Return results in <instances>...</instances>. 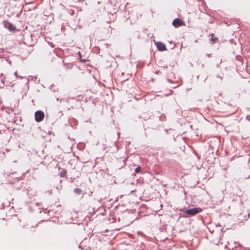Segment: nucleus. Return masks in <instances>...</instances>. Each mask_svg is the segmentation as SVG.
Instances as JSON below:
<instances>
[{
    "label": "nucleus",
    "instance_id": "nucleus-1",
    "mask_svg": "<svg viewBox=\"0 0 250 250\" xmlns=\"http://www.w3.org/2000/svg\"><path fill=\"white\" fill-rule=\"evenodd\" d=\"M204 199L206 200V204L210 207H213L217 204V201L214 199V197L211 196L208 191L206 194L204 193Z\"/></svg>",
    "mask_w": 250,
    "mask_h": 250
},
{
    "label": "nucleus",
    "instance_id": "nucleus-2",
    "mask_svg": "<svg viewBox=\"0 0 250 250\" xmlns=\"http://www.w3.org/2000/svg\"><path fill=\"white\" fill-rule=\"evenodd\" d=\"M247 95V91L245 89H236L234 94L233 97L235 99H239L240 98H245Z\"/></svg>",
    "mask_w": 250,
    "mask_h": 250
},
{
    "label": "nucleus",
    "instance_id": "nucleus-3",
    "mask_svg": "<svg viewBox=\"0 0 250 250\" xmlns=\"http://www.w3.org/2000/svg\"><path fill=\"white\" fill-rule=\"evenodd\" d=\"M3 23L4 27L8 29L10 31L15 32L17 30L16 27L12 23L5 21Z\"/></svg>",
    "mask_w": 250,
    "mask_h": 250
},
{
    "label": "nucleus",
    "instance_id": "nucleus-4",
    "mask_svg": "<svg viewBox=\"0 0 250 250\" xmlns=\"http://www.w3.org/2000/svg\"><path fill=\"white\" fill-rule=\"evenodd\" d=\"M202 211V209L200 208H189L188 209H187L185 211V212L186 214L189 215H194L196 214L201 212Z\"/></svg>",
    "mask_w": 250,
    "mask_h": 250
},
{
    "label": "nucleus",
    "instance_id": "nucleus-5",
    "mask_svg": "<svg viewBox=\"0 0 250 250\" xmlns=\"http://www.w3.org/2000/svg\"><path fill=\"white\" fill-rule=\"evenodd\" d=\"M35 120L37 122H39L43 120L44 115L43 112L41 110H38L35 114Z\"/></svg>",
    "mask_w": 250,
    "mask_h": 250
},
{
    "label": "nucleus",
    "instance_id": "nucleus-6",
    "mask_svg": "<svg viewBox=\"0 0 250 250\" xmlns=\"http://www.w3.org/2000/svg\"><path fill=\"white\" fill-rule=\"evenodd\" d=\"M172 25L175 27H178L179 26L184 25L185 23L182 20H181L178 18H176L173 21Z\"/></svg>",
    "mask_w": 250,
    "mask_h": 250
},
{
    "label": "nucleus",
    "instance_id": "nucleus-7",
    "mask_svg": "<svg viewBox=\"0 0 250 250\" xmlns=\"http://www.w3.org/2000/svg\"><path fill=\"white\" fill-rule=\"evenodd\" d=\"M157 48L159 51H163L167 50L166 45L161 42H158L156 43Z\"/></svg>",
    "mask_w": 250,
    "mask_h": 250
},
{
    "label": "nucleus",
    "instance_id": "nucleus-8",
    "mask_svg": "<svg viewBox=\"0 0 250 250\" xmlns=\"http://www.w3.org/2000/svg\"><path fill=\"white\" fill-rule=\"evenodd\" d=\"M211 38L209 39L210 43L213 44L218 41V38L215 37L214 34L212 33L211 35Z\"/></svg>",
    "mask_w": 250,
    "mask_h": 250
},
{
    "label": "nucleus",
    "instance_id": "nucleus-9",
    "mask_svg": "<svg viewBox=\"0 0 250 250\" xmlns=\"http://www.w3.org/2000/svg\"><path fill=\"white\" fill-rule=\"evenodd\" d=\"M74 192L77 194H80L82 193V190L78 188L74 189Z\"/></svg>",
    "mask_w": 250,
    "mask_h": 250
},
{
    "label": "nucleus",
    "instance_id": "nucleus-10",
    "mask_svg": "<svg viewBox=\"0 0 250 250\" xmlns=\"http://www.w3.org/2000/svg\"><path fill=\"white\" fill-rule=\"evenodd\" d=\"M141 167H137V168H136L135 171L136 172V173H139L140 171H141Z\"/></svg>",
    "mask_w": 250,
    "mask_h": 250
},
{
    "label": "nucleus",
    "instance_id": "nucleus-11",
    "mask_svg": "<svg viewBox=\"0 0 250 250\" xmlns=\"http://www.w3.org/2000/svg\"><path fill=\"white\" fill-rule=\"evenodd\" d=\"M206 229H208V231H209L211 234H213L214 233V230H212V231H211L209 229V228L208 227H206V229H204V231H207Z\"/></svg>",
    "mask_w": 250,
    "mask_h": 250
},
{
    "label": "nucleus",
    "instance_id": "nucleus-12",
    "mask_svg": "<svg viewBox=\"0 0 250 250\" xmlns=\"http://www.w3.org/2000/svg\"><path fill=\"white\" fill-rule=\"evenodd\" d=\"M78 55L79 59V60H80L82 59V55H81V54L80 52H79L78 53Z\"/></svg>",
    "mask_w": 250,
    "mask_h": 250
},
{
    "label": "nucleus",
    "instance_id": "nucleus-13",
    "mask_svg": "<svg viewBox=\"0 0 250 250\" xmlns=\"http://www.w3.org/2000/svg\"><path fill=\"white\" fill-rule=\"evenodd\" d=\"M48 42L50 45V46L51 47H54V45H53V44L52 42Z\"/></svg>",
    "mask_w": 250,
    "mask_h": 250
},
{
    "label": "nucleus",
    "instance_id": "nucleus-14",
    "mask_svg": "<svg viewBox=\"0 0 250 250\" xmlns=\"http://www.w3.org/2000/svg\"><path fill=\"white\" fill-rule=\"evenodd\" d=\"M80 61L81 62H85L86 61V60H84V59H81L80 60Z\"/></svg>",
    "mask_w": 250,
    "mask_h": 250
},
{
    "label": "nucleus",
    "instance_id": "nucleus-15",
    "mask_svg": "<svg viewBox=\"0 0 250 250\" xmlns=\"http://www.w3.org/2000/svg\"><path fill=\"white\" fill-rule=\"evenodd\" d=\"M104 45L106 46V48H108V46H109V44H107V43H105V44H104Z\"/></svg>",
    "mask_w": 250,
    "mask_h": 250
},
{
    "label": "nucleus",
    "instance_id": "nucleus-16",
    "mask_svg": "<svg viewBox=\"0 0 250 250\" xmlns=\"http://www.w3.org/2000/svg\"><path fill=\"white\" fill-rule=\"evenodd\" d=\"M206 55H207V56L209 57L211 56V54H207Z\"/></svg>",
    "mask_w": 250,
    "mask_h": 250
},
{
    "label": "nucleus",
    "instance_id": "nucleus-17",
    "mask_svg": "<svg viewBox=\"0 0 250 250\" xmlns=\"http://www.w3.org/2000/svg\"><path fill=\"white\" fill-rule=\"evenodd\" d=\"M14 74H15V75L17 77H18V76H17V71H16V72L14 73Z\"/></svg>",
    "mask_w": 250,
    "mask_h": 250
},
{
    "label": "nucleus",
    "instance_id": "nucleus-18",
    "mask_svg": "<svg viewBox=\"0 0 250 250\" xmlns=\"http://www.w3.org/2000/svg\"><path fill=\"white\" fill-rule=\"evenodd\" d=\"M167 81H168V82H170V83H171V80H169V79H167Z\"/></svg>",
    "mask_w": 250,
    "mask_h": 250
},
{
    "label": "nucleus",
    "instance_id": "nucleus-19",
    "mask_svg": "<svg viewBox=\"0 0 250 250\" xmlns=\"http://www.w3.org/2000/svg\"><path fill=\"white\" fill-rule=\"evenodd\" d=\"M19 77H20L21 79H22V78H24V77L19 76Z\"/></svg>",
    "mask_w": 250,
    "mask_h": 250
},
{
    "label": "nucleus",
    "instance_id": "nucleus-20",
    "mask_svg": "<svg viewBox=\"0 0 250 250\" xmlns=\"http://www.w3.org/2000/svg\"><path fill=\"white\" fill-rule=\"evenodd\" d=\"M69 100H73V101H74V99H73V98H72V99H69Z\"/></svg>",
    "mask_w": 250,
    "mask_h": 250
},
{
    "label": "nucleus",
    "instance_id": "nucleus-21",
    "mask_svg": "<svg viewBox=\"0 0 250 250\" xmlns=\"http://www.w3.org/2000/svg\"><path fill=\"white\" fill-rule=\"evenodd\" d=\"M71 107L72 108H75V107H74V106H72Z\"/></svg>",
    "mask_w": 250,
    "mask_h": 250
}]
</instances>
